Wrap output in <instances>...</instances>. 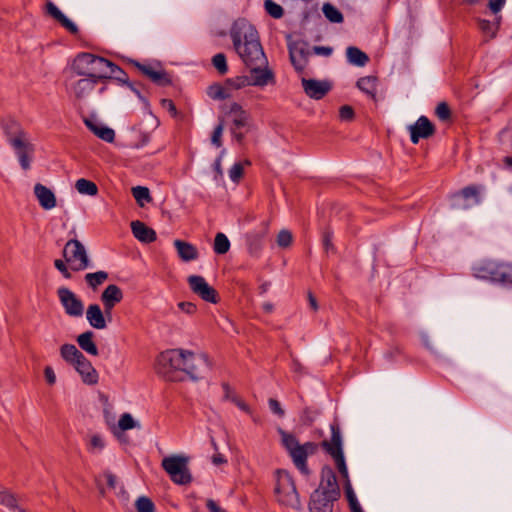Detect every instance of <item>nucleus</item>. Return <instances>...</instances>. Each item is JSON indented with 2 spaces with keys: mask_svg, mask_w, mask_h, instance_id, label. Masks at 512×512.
<instances>
[{
  "mask_svg": "<svg viewBox=\"0 0 512 512\" xmlns=\"http://www.w3.org/2000/svg\"><path fill=\"white\" fill-rule=\"evenodd\" d=\"M156 373L167 382L202 381L211 372L206 354H195L183 349L161 352L155 364Z\"/></svg>",
  "mask_w": 512,
  "mask_h": 512,
  "instance_id": "f257e3e1",
  "label": "nucleus"
},
{
  "mask_svg": "<svg viewBox=\"0 0 512 512\" xmlns=\"http://www.w3.org/2000/svg\"><path fill=\"white\" fill-rule=\"evenodd\" d=\"M233 46L250 73L271 70L255 26L246 19L236 20L230 30Z\"/></svg>",
  "mask_w": 512,
  "mask_h": 512,
  "instance_id": "f03ea898",
  "label": "nucleus"
},
{
  "mask_svg": "<svg viewBox=\"0 0 512 512\" xmlns=\"http://www.w3.org/2000/svg\"><path fill=\"white\" fill-rule=\"evenodd\" d=\"M3 130L8 138L9 143L14 148L18 157L21 168L27 171L31 167L34 145L29 141L27 133L24 131L19 122L15 120H7L3 124Z\"/></svg>",
  "mask_w": 512,
  "mask_h": 512,
  "instance_id": "7ed1b4c3",
  "label": "nucleus"
},
{
  "mask_svg": "<svg viewBox=\"0 0 512 512\" xmlns=\"http://www.w3.org/2000/svg\"><path fill=\"white\" fill-rule=\"evenodd\" d=\"M108 65L110 60L91 53L78 54L71 65V69L79 76L91 77L101 80V83H107L111 80L108 75Z\"/></svg>",
  "mask_w": 512,
  "mask_h": 512,
  "instance_id": "20e7f679",
  "label": "nucleus"
},
{
  "mask_svg": "<svg viewBox=\"0 0 512 512\" xmlns=\"http://www.w3.org/2000/svg\"><path fill=\"white\" fill-rule=\"evenodd\" d=\"M332 434L330 440H325L322 442V446L327 451V453L334 459L335 465L345 480V492L349 502V506L354 503H359L353 489L351 487L348 475V469L345 463V458L342 450V438L340 431L337 427H331Z\"/></svg>",
  "mask_w": 512,
  "mask_h": 512,
  "instance_id": "39448f33",
  "label": "nucleus"
},
{
  "mask_svg": "<svg viewBox=\"0 0 512 512\" xmlns=\"http://www.w3.org/2000/svg\"><path fill=\"white\" fill-rule=\"evenodd\" d=\"M274 493L279 504L292 509H299L301 507L294 479L286 470L280 469L276 471Z\"/></svg>",
  "mask_w": 512,
  "mask_h": 512,
  "instance_id": "423d86ee",
  "label": "nucleus"
},
{
  "mask_svg": "<svg viewBox=\"0 0 512 512\" xmlns=\"http://www.w3.org/2000/svg\"><path fill=\"white\" fill-rule=\"evenodd\" d=\"M282 435V443L285 448L288 450L289 455L291 456L293 463L297 467V469L303 475H309V469L306 465V459L309 455H313L317 450V445L312 442H306L304 444H299L296 438L284 431H281Z\"/></svg>",
  "mask_w": 512,
  "mask_h": 512,
  "instance_id": "0eeeda50",
  "label": "nucleus"
},
{
  "mask_svg": "<svg viewBox=\"0 0 512 512\" xmlns=\"http://www.w3.org/2000/svg\"><path fill=\"white\" fill-rule=\"evenodd\" d=\"M187 463V457L172 455L163 458L161 466L174 483L184 485L191 481Z\"/></svg>",
  "mask_w": 512,
  "mask_h": 512,
  "instance_id": "6e6552de",
  "label": "nucleus"
},
{
  "mask_svg": "<svg viewBox=\"0 0 512 512\" xmlns=\"http://www.w3.org/2000/svg\"><path fill=\"white\" fill-rule=\"evenodd\" d=\"M63 257L72 271H82L89 267L90 260L84 245L77 239H70L64 246Z\"/></svg>",
  "mask_w": 512,
  "mask_h": 512,
  "instance_id": "1a4fd4ad",
  "label": "nucleus"
},
{
  "mask_svg": "<svg viewBox=\"0 0 512 512\" xmlns=\"http://www.w3.org/2000/svg\"><path fill=\"white\" fill-rule=\"evenodd\" d=\"M276 83L273 70H264L259 73H250V76L241 75L234 78H228L225 84L233 89H241L246 86L264 87L268 84Z\"/></svg>",
  "mask_w": 512,
  "mask_h": 512,
  "instance_id": "9d476101",
  "label": "nucleus"
},
{
  "mask_svg": "<svg viewBox=\"0 0 512 512\" xmlns=\"http://www.w3.org/2000/svg\"><path fill=\"white\" fill-rule=\"evenodd\" d=\"M105 422L111 434L120 443L127 442V437L125 435L126 431L139 427L138 421H136L130 413H123L117 422H115L113 417L106 413Z\"/></svg>",
  "mask_w": 512,
  "mask_h": 512,
  "instance_id": "9b49d317",
  "label": "nucleus"
},
{
  "mask_svg": "<svg viewBox=\"0 0 512 512\" xmlns=\"http://www.w3.org/2000/svg\"><path fill=\"white\" fill-rule=\"evenodd\" d=\"M187 282L191 291L199 296L203 301L212 304H217L220 301L219 293L206 282L204 277L191 275L188 277Z\"/></svg>",
  "mask_w": 512,
  "mask_h": 512,
  "instance_id": "f8f14e48",
  "label": "nucleus"
},
{
  "mask_svg": "<svg viewBox=\"0 0 512 512\" xmlns=\"http://www.w3.org/2000/svg\"><path fill=\"white\" fill-rule=\"evenodd\" d=\"M57 296L67 315L71 317H81L83 315V302L70 289L67 287L58 288Z\"/></svg>",
  "mask_w": 512,
  "mask_h": 512,
  "instance_id": "ddd939ff",
  "label": "nucleus"
},
{
  "mask_svg": "<svg viewBox=\"0 0 512 512\" xmlns=\"http://www.w3.org/2000/svg\"><path fill=\"white\" fill-rule=\"evenodd\" d=\"M307 47L305 41L288 42L289 58L297 72H303L308 63L310 52Z\"/></svg>",
  "mask_w": 512,
  "mask_h": 512,
  "instance_id": "4468645a",
  "label": "nucleus"
},
{
  "mask_svg": "<svg viewBox=\"0 0 512 512\" xmlns=\"http://www.w3.org/2000/svg\"><path fill=\"white\" fill-rule=\"evenodd\" d=\"M128 63L137 68L143 75L158 86L166 87L172 84V79L165 70L155 71L150 65L142 64L135 59H128Z\"/></svg>",
  "mask_w": 512,
  "mask_h": 512,
  "instance_id": "2eb2a0df",
  "label": "nucleus"
},
{
  "mask_svg": "<svg viewBox=\"0 0 512 512\" xmlns=\"http://www.w3.org/2000/svg\"><path fill=\"white\" fill-rule=\"evenodd\" d=\"M410 139L417 144L420 139H428L436 133L435 125L426 117L420 116L417 121L409 126Z\"/></svg>",
  "mask_w": 512,
  "mask_h": 512,
  "instance_id": "dca6fc26",
  "label": "nucleus"
},
{
  "mask_svg": "<svg viewBox=\"0 0 512 512\" xmlns=\"http://www.w3.org/2000/svg\"><path fill=\"white\" fill-rule=\"evenodd\" d=\"M480 203L479 192L476 186L471 185L463 188L458 195L454 196L453 206L457 211L471 209Z\"/></svg>",
  "mask_w": 512,
  "mask_h": 512,
  "instance_id": "f3484780",
  "label": "nucleus"
},
{
  "mask_svg": "<svg viewBox=\"0 0 512 512\" xmlns=\"http://www.w3.org/2000/svg\"><path fill=\"white\" fill-rule=\"evenodd\" d=\"M484 270L491 281L512 287V265L504 263L488 264Z\"/></svg>",
  "mask_w": 512,
  "mask_h": 512,
  "instance_id": "a211bd4d",
  "label": "nucleus"
},
{
  "mask_svg": "<svg viewBox=\"0 0 512 512\" xmlns=\"http://www.w3.org/2000/svg\"><path fill=\"white\" fill-rule=\"evenodd\" d=\"M301 82L305 94L315 100L324 98L332 89V83L328 80L302 78Z\"/></svg>",
  "mask_w": 512,
  "mask_h": 512,
  "instance_id": "6ab92c4d",
  "label": "nucleus"
},
{
  "mask_svg": "<svg viewBox=\"0 0 512 512\" xmlns=\"http://www.w3.org/2000/svg\"><path fill=\"white\" fill-rule=\"evenodd\" d=\"M100 299L104 306L105 314L110 318L113 308L122 301L123 292L119 286L110 284L104 289Z\"/></svg>",
  "mask_w": 512,
  "mask_h": 512,
  "instance_id": "aec40b11",
  "label": "nucleus"
},
{
  "mask_svg": "<svg viewBox=\"0 0 512 512\" xmlns=\"http://www.w3.org/2000/svg\"><path fill=\"white\" fill-rule=\"evenodd\" d=\"M336 500V498L325 494L323 490H315L309 503L310 512H332L333 503Z\"/></svg>",
  "mask_w": 512,
  "mask_h": 512,
  "instance_id": "412c9836",
  "label": "nucleus"
},
{
  "mask_svg": "<svg viewBox=\"0 0 512 512\" xmlns=\"http://www.w3.org/2000/svg\"><path fill=\"white\" fill-rule=\"evenodd\" d=\"M317 490H323L325 494L332 498L338 499L340 496V489L337 483L336 476L331 468H323L322 480L320 487Z\"/></svg>",
  "mask_w": 512,
  "mask_h": 512,
  "instance_id": "4be33fe9",
  "label": "nucleus"
},
{
  "mask_svg": "<svg viewBox=\"0 0 512 512\" xmlns=\"http://www.w3.org/2000/svg\"><path fill=\"white\" fill-rule=\"evenodd\" d=\"M76 371L82 376V380L85 384H97L98 373L93 368L91 362L84 356L73 364Z\"/></svg>",
  "mask_w": 512,
  "mask_h": 512,
  "instance_id": "5701e85b",
  "label": "nucleus"
},
{
  "mask_svg": "<svg viewBox=\"0 0 512 512\" xmlns=\"http://www.w3.org/2000/svg\"><path fill=\"white\" fill-rule=\"evenodd\" d=\"M34 194L40 206L45 210L53 209L57 204L54 192L41 183H37L34 186Z\"/></svg>",
  "mask_w": 512,
  "mask_h": 512,
  "instance_id": "b1692460",
  "label": "nucleus"
},
{
  "mask_svg": "<svg viewBox=\"0 0 512 512\" xmlns=\"http://www.w3.org/2000/svg\"><path fill=\"white\" fill-rule=\"evenodd\" d=\"M131 230L134 237L142 243H152L157 239L155 230L139 220L131 222Z\"/></svg>",
  "mask_w": 512,
  "mask_h": 512,
  "instance_id": "393cba45",
  "label": "nucleus"
},
{
  "mask_svg": "<svg viewBox=\"0 0 512 512\" xmlns=\"http://www.w3.org/2000/svg\"><path fill=\"white\" fill-rule=\"evenodd\" d=\"M46 11L49 16H51L58 23H60L61 26L67 29L71 34L75 35L78 33L79 29L77 25L74 22H72L69 18H67L51 1H48L46 3Z\"/></svg>",
  "mask_w": 512,
  "mask_h": 512,
  "instance_id": "a878e982",
  "label": "nucleus"
},
{
  "mask_svg": "<svg viewBox=\"0 0 512 512\" xmlns=\"http://www.w3.org/2000/svg\"><path fill=\"white\" fill-rule=\"evenodd\" d=\"M105 312H103L98 304H91L86 311V317L89 324L95 328L102 330L106 328Z\"/></svg>",
  "mask_w": 512,
  "mask_h": 512,
  "instance_id": "bb28decb",
  "label": "nucleus"
},
{
  "mask_svg": "<svg viewBox=\"0 0 512 512\" xmlns=\"http://www.w3.org/2000/svg\"><path fill=\"white\" fill-rule=\"evenodd\" d=\"M174 246L177 250L178 256L182 261H193L196 260L199 256L197 248L189 242L177 239L174 241Z\"/></svg>",
  "mask_w": 512,
  "mask_h": 512,
  "instance_id": "cd10ccee",
  "label": "nucleus"
},
{
  "mask_svg": "<svg viewBox=\"0 0 512 512\" xmlns=\"http://www.w3.org/2000/svg\"><path fill=\"white\" fill-rule=\"evenodd\" d=\"M98 83H101V80H96L91 77H84L78 80L73 86L75 97L79 100L86 98Z\"/></svg>",
  "mask_w": 512,
  "mask_h": 512,
  "instance_id": "c85d7f7f",
  "label": "nucleus"
},
{
  "mask_svg": "<svg viewBox=\"0 0 512 512\" xmlns=\"http://www.w3.org/2000/svg\"><path fill=\"white\" fill-rule=\"evenodd\" d=\"M378 78L376 76L370 75L361 77L358 79L356 86L362 92L367 94L372 100L376 101V86H377Z\"/></svg>",
  "mask_w": 512,
  "mask_h": 512,
  "instance_id": "c756f323",
  "label": "nucleus"
},
{
  "mask_svg": "<svg viewBox=\"0 0 512 512\" xmlns=\"http://www.w3.org/2000/svg\"><path fill=\"white\" fill-rule=\"evenodd\" d=\"M94 333L86 331L77 337L79 347L90 355L97 356L99 354L98 348L93 341Z\"/></svg>",
  "mask_w": 512,
  "mask_h": 512,
  "instance_id": "7c9ffc66",
  "label": "nucleus"
},
{
  "mask_svg": "<svg viewBox=\"0 0 512 512\" xmlns=\"http://www.w3.org/2000/svg\"><path fill=\"white\" fill-rule=\"evenodd\" d=\"M85 124L101 140H104L108 143H112L114 141L115 132L112 128L95 124L90 120H85Z\"/></svg>",
  "mask_w": 512,
  "mask_h": 512,
  "instance_id": "2f4dec72",
  "label": "nucleus"
},
{
  "mask_svg": "<svg viewBox=\"0 0 512 512\" xmlns=\"http://www.w3.org/2000/svg\"><path fill=\"white\" fill-rule=\"evenodd\" d=\"M346 57L350 64L363 67L369 62V56L358 47L349 46L346 49Z\"/></svg>",
  "mask_w": 512,
  "mask_h": 512,
  "instance_id": "473e14b6",
  "label": "nucleus"
},
{
  "mask_svg": "<svg viewBox=\"0 0 512 512\" xmlns=\"http://www.w3.org/2000/svg\"><path fill=\"white\" fill-rule=\"evenodd\" d=\"M265 232H254L247 235L248 252L250 255L259 256L263 247Z\"/></svg>",
  "mask_w": 512,
  "mask_h": 512,
  "instance_id": "72a5a7b5",
  "label": "nucleus"
},
{
  "mask_svg": "<svg viewBox=\"0 0 512 512\" xmlns=\"http://www.w3.org/2000/svg\"><path fill=\"white\" fill-rule=\"evenodd\" d=\"M108 75L111 76V80L114 79L127 87H132L133 82L129 80L128 74L120 68L118 65L110 61V65H108Z\"/></svg>",
  "mask_w": 512,
  "mask_h": 512,
  "instance_id": "f704fd0d",
  "label": "nucleus"
},
{
  "mask_svg": "<svg viewBox=\"0 0 512 512\" xmlns=\"http://www.w3.org/2000/svg\"><path fill=\"white\" fill-rule=\"evenodd\" d=\"M60 353L62 358L72 365L83 355L73 344H63L60 348Z\"/></svg>",
  "mask_w": 512,
  "mask_h": 512,
  "instance_id": "c9c22d12",
  "label": "nucleus"
},
{
  "mask_svg": "<svg viewBox=\"0 0 512 512\" xmlns=\"http://www.w3.org/2000/svg\"><path fill=\"white\" fill-rule=\"evenodd\" d=\"M322 12L331 23H342L344 21L341 11L329 2L323 4Z\"/></svg>",
  "mask_w": 512,
  "mask_h": 512,
  "instance_id": "e433bc0d",
  "label": "nucleus"
},
{
  "mask_svg": "<svg viewBox=\"0 0 512 512\" xmlns=\"http://www.w3.org/2000/svg\"><path fill=\"white\" fill-rule=\"evenodd\" d=\"M105 446V439L100 434H92L87 439V449L92 454H100Z\"/></svg>",
  "mask_w": 512,
  "mask_h": 512,
  "instance_id": "4c0bfd02",
  "label": "nucleus"
},
{
  "mask_svg": "<svg viewBox=\"0 0 512 512\" xmlns=\"http://www.w3.org/2000/svg\"><path fill=\"white\" fill-rule=\"evenodd\" d=\"M75 188L80 194L95 196L98 193L97 185L88 179L81 178L75 183Z\"/></svg>",
  "mask_w": 512,
  "mask_h": 512,
  "instance_id": "58836bf2",
  "label": "nucleus"
},
{
  "mask_svg": "<svg viewBox=\"0 0 512 512\" xmlns=\"http://www.w3.org/2000/svg\"><path fill=\"white\" fill-rule=\"evenodd\" d=\"M108 273L106 271H97L94 273H87L85 275V281L87 285L93 289L96 290L98 286L104 283L108 279Z\"/></svg>",
  "mask_w": 512,
  "mask_h": 512,
  "instance_id": "ea45409f",
  "label": "nucleus"
},
{
  "mask_svg": "<svg viewBox=\"0 0 512 512\" xmlns=\"http://www.w3.org/2000/svg\"><path fill=\"white\" fill-rule=\"evenodd\" d=\"M501 17H498L496 23H491L486 19L478 20V27L482 31L483 34L487 35L490 39L496 36V33L499 29Z\"/></svg>",
  "mask_w": 512,
  "mask_h": 512,
  "instance_id": "a19ab883",
  "label": "nucleus"
},
{
  "mask_svg": "<svg viewBox=\"0 0 512 512\" xmlns=\"http://www.w3.org/2000/svg\"><path fill=\"white\" fill-rule=\"evenodd\" d=\"M213 249L219 255L226 254L229 251L230 241L225 234L221 232L216 234Z\"/></svg>",
  "mask_w": 512,
  "mask_h": 512,
  "instance_id": "79ce46f5",
  "label": "nucleus"
},
{
  "mask_svg": "<svg viewBox=\"0 0 512 512\" xmlns=\"http://www.w3.org/2000/svg\"><path fill=\"white\" fill-rule=\"evenodd\" d=\"M207 95L214 100H225L230 97V94L219 83L210 85L207 89Z\"/></svg>",
  "mask_w": 512,
  "mask_h": 512,
  "instance_id": "37998d69",
  "label": "nucleus"
},
{
  "mask_svg": "<svg viewBox=\"0 0 512 512\" xmlns=\"http://www.w3.org/2000/svg\"><path fill=\"white\" fill-rule=\"evenodd\" d=\"M132 195L135 198L136 202L140 207H143V200L146 202H151L152 197L150 195V191L147 187L144 186H136L132 188Z\"/></svg>",
  "mask_w": 512,
  "mask_h": 512,
  "instance_id": "c03bdc74",
  "label": "nucleus"
},
{
  "mask_svg": "<svg viewBox=\"0 0 512 512\" xmlns=\"http://www.w3.org/2000/svg\"><path fill=\"white\" fill-rule=\"evenodd\" d=\"M249 118L250 117L247 112H242V115L235 116L230 129L241 130L242 128H245L246 132H249L252 128V125L249 122Z\"/></svg>",
  "mask_w": 512,
  "mask_h": 512,
  "instance_id": "a18cd8bd",
  "label": "nucleus"
},
{
  "mask_svg": "<svg viewBox=\"0 0 512 512\" xmlns=\"http://www.w3.org/2000/svg\"><path fill=\"white\" fill-rule=\"evenodd\" d=\"M435 114L438 117V119L442 122H448L452 120V111L448 103L445 101H442L437 105L435 109Z\"/></svg>",
  "mask_w": 512,
  "mask_h": 512,
  "instance_id": "49530a36",
  "label": "nucleus"
},
{
  "mask_svg": "<svg viewBox=\"0 0 512 512\" xmlns=\"http://www.w3.org/2000/svg\"><path fill=\"white\" fill-rule=\"evenodd\" d=\"M264 8L266 12L275 19H279L284 15V9L282 6L275 3L273 0H265Z\"/></svg>",
  "mask_w": 512,
  "mask_h": 512,
  "instance_id": "de8ad7c7",
  "label": "nucleus"
},
{
  "mask_svg": "<svg viewBox=\"0 0 512 512\" xmlns=\"http://www.w3.org/2000/svg\"><path fill=\"white\" fill-rule=\"evenodd\" d=\"M212 64L220 75H224L228 72V65L226 56L223 53H218L213 56Z\"/></svg>",
  "mask_w": 512,
  "mask_h": 512,
  "instance_id": "09e8293b",
  "label": "nucleus"
},
{
  "mask_svg": "<svg viewBox=\"0 0 512 512\" xmlns=\"http://www.w3.org/2000/svg\"><path fill=\"white\" fill-rule=\"evenodd\" d=\"M137 512H155V505L148 497L141 496L135 502Z\"/></svg>",
  "mask_w": 512,
  "mask_h": 512,
  "instance_id": "8fccbe9b",
  "label": "nucleus"
},
{
  "mask_svg": "<svg viewBox=\"0 0 512 512\" xmlns=\"http://www.w3.org/2000/svg\"><path fill=\"white\" fill-rule=\"evenodd\" d=\"M0 503L9 509H16L18 499L14 494L8 491H2L0 492Z\"/></svg>",
  "mask_w": 512,
  "mask_h": 512,
  "instance_id": "3c124183",
  "label": "nucleus"
},
{
  "mask_svg": "<svg viewBox=\"0 0 512 512\" xmlns=\"http://www.w3.org/2000/svg\"><path fill=\"white\" fill-rule=\"evenodd\" d=\"M293 236L289 230L283 229L277 235V244L279 247L287 248L292 244Z\"/></svg>",
  "mask_w": 512,
  "mask_h": 512,
  "instance_id": "603ef678",
  "label": "nucleus"
},
{
  "mask_svg": "<svg viewBox=\"0 0 512 512\" xmlns=\"http://www.w3.org/2000/svg\"><path fill=\"white\" fill-rule=\"evenodd\" d=\"M223 130H224V119L223 118H219V123L214 128L212 136H211V142L216 147H221L222 146L221 136H222Z\"/></svg>",
  "mask_w": 512,
  "mask_h": 512,
  "instance_id": "864d4df0",
  "label": "nucleus"
},
{
  "mask_svg": "<svg viewBox=\"0 0 512 512\" xmlns=\"http://www.w3.org/2000/svg\"><path fill=\"white\" fill-rule=\"evenodd\" d=\"M339 117L342 121L350 122L355 118V112L352 106L343 105L339 109Z\"/></svg>",
  "mask_w": 512,
  "mask_h": 512,
  "instance_id": "5fc2aeb1",
  "label": "nucleus"
},
{
  "mask_svg": "<svg viewBox=\"0 0 512 512\" xmlns=\"http://www.w3.org/2000/svg\"><path fill=\"white\" fill-rule=\"evenodd\" d=\"M322 236H323V246H324V249L326 250V252H328L330 250L335 252V247L332 243V238H333L332 231L329 228H326L323 231Z\"/></svg>",
  "mask_w": 512,
  "mask_h": 512,
  "instance_id": "6e6d98bb",
  "label": "nucleus"
},
{
  "mask_svg": "<svg viewBox=\"0 0 512 512\" xmlns=\"http://www.w3.org/2000/svg\"><path fill=\"white\" fill-rule=\"evenodd\" d=\"M230 178L234 182H239V180L243 177L244 168L241 163H235L229 171Z\"/></svg>",
  "mask_w": 512,
  "mask_h": 512,
  "instance_id": "4d7b16f0",
  "label": "nucleus"
},
{
  "mask_svg": "<svg viewBox=\"0 0 512 512\" xmlns=\"http://www.w3.org/2000/svg\"><path fill=\"white\" fill-rule=\"evenodd\" d=\"M178 308L188 315H193L197 312V306L193 302L183 301L177 304Z\"/></svg>",
  "mask_w": 512,
  "mask_h": 512,
  "instance_id": "13d9d810",
  "label": "nucleus"
},
{
  "mask_svg": "<svg viewBox=\"0 0 512 512\" xmlns=\"http://www.w3.org/2000/svg\"><path fill=\"white\" fill-rule=\"evenodd\" d=\"M66 261H63L61 259H56L54 261L55 268L61 272V274L66 278L70 279L72 277L71 272L69 271L66 263Z\"/></svg>",
  "mask_w": 512,
  "mask_h": 512,
  "instance_id": "bf43d9fd",
  "label": "nucleus"
},
{
  "mask_svg": "<svg viewBox=\"0 0 512 512\" xmlns=\"http://www.w3.org/2000/svg\"><path fill=\"white\" fill-rule=\"evenodd\" d=\"M268 404H269V408L270 410L278 415L279 417H283L284 416V410L282 409L280 403L278 400L274 399V398H270L269 401H268Z\"/></svg>",
  "mask_w": 512,
  "mask_h": 512,
  "instance_id": "052dcab7",
  "label": "nucleus"
},
{
  "mask_svg": "<svg viewBox=\"0 0 512 512\" xmlns=\"http://www.w3.org/2000/svg\"><path fill=\"white\" fill-rule=\"evenodd\" d=\"M161 105L163 108L167 109V111L171 114L172 117H177L178 111L171 99H162Z\"/></svg>",
  "mask_w": 512,
  "mask_h": 512,
  "instance_id": "680f3d73",
  "label": "nucleus"
},
{
  "mask_svg": "<svg viewBox=\"0 0 512 512\" xmlns=\"http://www.w3.org/2000/svg\"><path fill=\"white\" fill-rule=\"evenodd\" d=\"M313 52L317 55H323L328 57L332 54L333 48L328 46H314Z\"/></svg>",
  "mask_w": 512,
  "mask_h": 512,
  "instance_id": "e2e57ef3",
  "label": "nucleus"
},
{
  "mask_svg": "<svg viewBox=\"0 0 512 512\" xmlns=\"http://www.w3.org/2000/svg\"><path fill=\"white\" fill-rule=\"evenodd\" d=\"M504 3L505 0H489L488 7L494 14H496L502 9Z\"/></svg>",
  "mask_w": 512,
  "mask_h": 512,
  "instance_id": "0e129e2a",
  "label": "nucleus"
},
{
  "mask_svg": "<svg viewBox=\"0 0 512 512\" xmlns=\"http://www.w3.org/2000/svg\"><path fill=\"white\" fill-rule=\"evenodd\" d=\"M226 397L234 402L241 410L250 413L249 407L241 399L236 396H230L229 393L226 394Z\"/></svg>",
  "mask_w": 512,
  "mask_h": 512,
  "instance_id": "69168bd1",
  "label": "nucleus"
},
{
  "mask_svg": "<svg viewBox=\"0 0 512 512\" xmlns=\"http://www.w3.org/2000/svg\"><path fill=\"white\" fill-rule=\"evenodd\" d=\"M45 379L49 384H53L56 381V376L52 367L47 366L44 370Z\"/></svg>",
  "mask_w": 512,
  "mask_h": 512,
  "instance_id": "338daca9",
  "label": "nucleus"
},
{
  "mask_svg": "<svg viewBox=\"0 0 512 512\" xmlns=\"http://www.w3.org/2000/svg\"><path fill=\"white\" fill-rule=\"evenodd\" d=\"M233 138L239 145H243L245 139V133L241 130L230 129Z\"/></svg>",
  "mask_w": 512,
  "mask_h": 512,
  "instance_id": "774afa93",
  "label": "nucleus"
}]
</instances>
